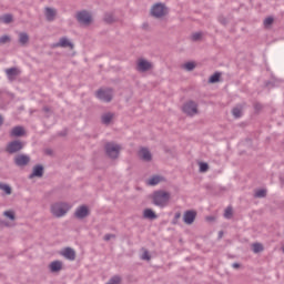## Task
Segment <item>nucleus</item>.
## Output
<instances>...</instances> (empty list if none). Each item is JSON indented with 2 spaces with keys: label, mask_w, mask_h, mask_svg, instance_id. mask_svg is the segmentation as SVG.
Returning a JSON list of instances; mask_svg holds the SVG:
<instances>
[{
  "label": "nucleus",
  "mask_w": 284,
  "mask_h": 284,
  "mask_svg": "<svg viewBox=\"0 0 284 284\" xmlns=\"http://www.w3.org/2000/svg\"><path fill=\"white\" fill-rule=\"evenodd\" d=\"M24 134H26V129L21 125H17L10 131V136L12 138L24 136Z\"/></svg>",
  "instance_id": "obj_18"
},
{
  "label": "nucleus",
  "mask_w": 284,
  "mask_h": 284,
  "mask_svg": "<svg viewBox=\"0 0 284 284\" xmlns=\"http://www.w3.org/2000/svg\"><path fill=\"white\" fill-rule=\"evenodd\" d=\"M115 234H105L104 235V241H111V239H115Z\"/></svg>",
  "instance_id": "obj_41"
},
{
  "label": "nucleus",
  "mask_w": 284,
  "mask_h": 284,
  "mask_svg": "<svg viewBox=\"0 0 284 284\" xmlns=\"http://www.w3.org/2000/svg\"><path fill=\"white\" fill-rule=\"evenodd\" d=\"M219 81H221V73L220 72H215L209 79V83H219Z\"/></svg>",
  "instance_id": "obj_25"
},
{
  "label": "nucleus",
  "mask_w": 284,
  "mask_h": 284,
  "mask_svg": "<svg viewBox=\"0 0 284 284\" xmlns=\"http://www.w3.org/2000/svg\"><path fill=\"white\" fill-rule=\"evenodd\" d=\"M153 205L158 207H166L168 203H170V192L165 191H155L152 195Z\"/></svg>",
  "instance_id": "obj_1"
},
{
  "label": "nucleus",
  "mask_w": 284,
  "mask_h": 284,
  "mask_svg": "<svg viewBox=\"0 0 284 284\" xmlns=\"http://www.w3.org/2000/svg\"><path fill=\"white\" fill-rule=\"evenodd\" d=\"M75 19L81 26H90L92 23V14L85 10L78 11Z\"/></svg>",
  "instance_id": "obj_4"
},
{
  "label": "nucleus",
  "mask_w": 284,
  "mask_h": 284,
  "mask_svg": "<svg viewBox=\"0 0 284 284\" xmlns=\"http://www.w3.org/2000/svg\"><path fill=\"white\" fill-rule=\"evenodd\" d=\"M60 136H65V133H60Z\"/></svg>",
  "instance_id": "obj_49"
},
{
  "label": "nucleus",
  "mask_w": 284,
  "mask_h": 284,
  "mask_svg": "<svg viewBox=\"0 0 284 284\" xmlns=\"http://www.w3.org/2000/svg\"><path fill=\"white\" fill-rule=\"evenodd\" d=\"M161 183V176L155 175L149 180V185H159Z\"/></svg>",
  "instance_id": "obj_27"
},
{
  "label": "nucleus",
  "mask_w": 284,
  "mask_h": 284,
  "mask_svg": "<svg viewBox=\"0 0 284 284\" xmlns=\"http://www.w3.org/2000/svg\"><path fill=\"white\" fill-rule=\"evenodd\" d=\"M266 85H270V82H266Z\"/></svg>",
  "instance_id": "obj_50"
},
{
  "label": "nucleus",
  "mask_w": 284,
  "mask_h": 284,
  "mask_svg": "<svg viewBox=\"0 0 284 284\" xmlns=\"http://www.w3.org/2000/svg\"><path fill=\"white\" fill-rule=\"evenodd\" d=\"M53 48H74V44L70 42L65 37L60 38V41L53 44Z\"/></svg>",
  "instance_id": "obj_15"
},
{
  "label": "nucleus",
  "mask_w": 284,
  "mask_h": 284,
  "mask_svg": "<svg viewBox=\"0 0 284 284\" xmlns=\"http://www.w3.org/2000/svg\"><path fill=\"white\" fill-rule=\"evenodd\" d=\"M74 216L75 219L83 220L90 216V209H88V205H81L75 210Z\"/></svg>",
  "instance_id": "obj_11"
},
{
  "label": "nucleus",
  "mask_w": 284,
  "mask_h": 284,
  "mask_svg": "<svg viewBox=\"0 0 284 284\" xmlns=\"http://www.w3.org/2000/svg\"><path fill=\"white\" fill-rule=\"evenodd\" d=\"M201 37H203V33L195 32L192 34L191 39H192V41H199L201 39Z\"/></svg>",
  "instance_id": "obj_38"
},
{
  "label": "nucleus",
  "mask_w": 284,
  "mask_h": 284,
  "mask_svg": "<svg viewBox=\"0 0 284 284\" xmlns=\"http://www.w3.org/2000/svg\"><path fill=\"white\" fill-rule=\"evenodd\" d=\"M71 207L68 202H57L51 205V214H53L55 219H61V216H65L67 212H70Z\"/></svg>",
  "instance_id": "obj_2"
},
{
  "label": "nucleus",
  "mask_w": 284,
  "mask_h": 284,
  "mask_svg": "<svg viewBox=\"0 0 284 284\" xmlns=\"http://www.w3.org/2000/svg\"><path fill=\"white\" fill-rule=\"evenodd\" d=\"M13 163L17 168H26L30 163V155L28 154H18L13 158Z\"/></svg>",
  "instance_id": "obj_8"
},
{
  "label": "nucleus",
  "mask_w": 284,
  "mask_h": 284,
  "mask_svg": "<svg viewBox=\"0 0 284 284\" xmlns=\"http://www.w3.org/2000/svg\"><path fill=\"white\" fill-rule=\"evenodd\" d=\"M4 216H7V219H9L10 221H14V212L12 211H4Z\"/></svg>",
  "instance_id": "obj_36"
},
{
  "label": "nucleus",
  "mask_w": 284,
  "mask_h": 284,
  "mask_svg": "<svg viewBox=\"0 0 284 284\" xmlns=\"http://www.w3.org/2000/svg\"><path fill=\"white\" fill-rule=\"evenodd\" d=\"M47 154H52V151L51 150H47Z\"/></svg>",
  "instance_id": "obj_48"
},
{
  "label": "nucleus",
  "mask_w": 284,
  "mask_h": 284,
  "mask_svg": "<svg viewBox=\"0 0 284 284\" xmlns=\"http://www.w3.org/2000/svg\"><path fill=\"white\" fill-rule=\"evenodd\" d=\"M139 156L142 161H145L149 163V161H152V153L150 152V149L148 148H141L139 151Z\"/></svg>",
  "instance_id": "obj_13"
},
{
  "label": "nucleus",
  "mask_w": 284,
  "mask_h": 284,
  "mask_svg": "<svg viewBox=\"0 0 284 284\" xmlns=\"http://www.w3.org/2000/svg\"><path fill=\"white\" fill-rule=\"evenodd\" d=\"M232 267H233L234 270H239V267H241V264H239V263H233V264H232Z\"/></svg>",
  "instance_id": "obj_43"
},
{
  "label": "nucleus",
  "mask_w": 284,
  "mask_h": 284,
  "mask_svg": "<svg viewBox=\"0 0 284 284\" xmlns=\"http://www.w3.org/2000/svg\"><path fill=\"white\" fill-rule=\"evenodd\" d=\"M104 21L105 23H112V21H114V17L112 16V13H105Z\"/></svg>",
  "instance_id": "obj_32"
},
{
  "label": "nucleus",
  "mask_w": 284,
  "mask_h": 284,
  "mask_svg": "<svg viewBox=\"0 0 284 284\" xmlns=\"http://www.w3.org/2000/svg\"><path fill=\"white\" fill-rule=\"evenodd\" d=\"M4 72L7 74L8 81H11V82L17 81V78L19 77V74H21V70H19V68L17 67L6 69Z\"/></svg>",
  "instance_id": "obj_10"
},
{
  "label": "nucleus",
  "mask_w": 284,
  "mask_h": 284,
  "mask_svg": "<svg viewBox=\"0 0 284 284\" xmlns=\"http://www.w3.org/2000/svg\"><path fill=\"white\" fill-rule=\"evenodd\" d=\"M220 22H221L223 26H225V24L227 23V20L222 19V20H220Z\"/></svg>",
  "instance_id": "obj_45"
},
{
  "label": "nucleus",
  "mask_w": 284,
  "mask_h": 284,
  "mask_svg": "<svg viewBox=\"0 0 284 284\" xmlns=\"http://www.w3.org/2000/svg\"><path fill=\"white\" fill-rule=\"evenodd\" d=\"M274 23V18L268 17L264 20V26H272Z\"/></svg>",
  "instance_id": "obj_39"
},
{
  "label": "nucleus",
  "mask_w": 284,
  "mask_h": 284,
  "mask_svg": "<svg viewBox=\"0 0 284 284\" xmlns=\"http://www.w3.org/2000/svg\"><path fill=\"white\" fill-rule=\"evenodd\" d=\"M23 150V142L19 140H13L7 144L6 152L8 154H17V152H21Z\"/></svg>",
  "instance_id": "obj_6"
},
{
  "label": "nucleus",
  "mask_w": 284,
  "mask_h": 284,
  "mask_svg": "<svg viewBox=\"0 0 284 284\" xmlns=\"http://www.w3.org/2000/svg\"><path fill=\"white\" fill-rule=\"evenodd\" d=\"M62 256L67 258V261H75L77 252L72 247H67L62 252Z\"/></svg>",
  "instance_id": "obj_16"
},
{
  "label": "nucleus",
  "mask_w": 284,
  "mask_h": 284,
  "mask_svg": "<svg viewBox=\"0 0 284 284\" xmlns=\"http://www.w3.org/2000/svg\"><path fill=\"white\" fill-rule=\"evenodd\" d=\"M253 252H254V254H258L260 252H263V244L254 243L253 244Z\"/></svg>",
  "instance_id": "obj_29"
},
{
  "label": "nucleus",
  "mask_w": 284,
  "mask_h": 284,
  "mask_svg": "<svg viewBox=\"0 0 284 284\" xmlns=\"http://www.w3.org/2000/svg\"><path fill=\"white\" fill-rule=\"evenodd\" d=\"M210 169V165L205 162H201L200 163V172H207V170Z\"/></svg>",
  "instance_id": "obj_34"
},
{
  "label": "nucleus",
  "mask_w": 284,
  "mask_h": 284,
  "mask_svg": "<svg viewBox=\"0 0 284 284\" xmlns=\"http://www.w3.org/2000/svg\"><path fill=\"white\" fill-rule=\"evenodd\" d=\"M97 97L100 101H103L104 103H110V101H112V98L114 97V91L112 89H100L97 92Z\"/></svg>",
  "instance_id": "obj_5"
},
{
  "label": "nucleus",
  "mask_w": 284,
  "mask_h": 284,
  "mask_svg": "<svg viewBox=\"0 0 284 284\" xmlns=\"http://www.w3.org/2000/svg\"><path fill=\"white\" fill-rule=\"evenodd\" d=\"M30 41V36H28L26 32L19 33V43L20 45H27V43Z\"/></svg>",
  "instance_id": "obj_23"
},
{
  "label": "nucleus",
  "mask_w": 284,
  "mask_h": 284,
  "mask_svg": "<svg viewBox=\"0 0 284 284\" xmlns=\"http://www.w3.org/2000/svg\"><path fill=\"white\" fill-rule=\"evenodd\" d=\"M255 199H265L267 196V190L260 189L254 194Z\"/></svg>",
  "instance_id": "obj_24"
},
{
  "label": "nucleus",
  "mask_w": 284,
  "mask_h": 284,
  "mask_svg": "<svg viewBox=\"0 0 284 284\" xmlns=\"http://www.w3.org/2000/svg\"><path fill=\"white\" fill-rule=\"evenodd\" d=\"M136 70H138V72H148V70H152V63H150V61H148L145 59H141L138 62Z\"/></svg>",
  "instance_id": "obj_12"
},
{
  "label": "nucleus",
  "mask_w": 284,
  "mask_h": 284,
  "mask_svg": "<svg viewBox=\"0 0 284 284\" xmlns=\"http://www.w3.org/2000/svg\"><path fill=\"white\" fill-rule=\"evenodd\" d=\"M179 219H181V213H175L174 219H173V223H176V221H179Z\"/></svg>",
  "instance_id": "obj_42"
},
{
  "label": "nucleus",
  "mask_w": 284,
  "mask_h": 284,
  "mask_svg": "<svg viewBox=\"0 0 284 284\" xmlns=\"http://www.w3.org/2000/svg\"><path fill=\"white\" fill-rule=\"evenodd\" d=\"M143 216L144 219H150V221H154V219H158L159 216L156 215V213H154L152 211V209H145L143 211Z\"/></svg>",
  "instance_id": "obj_22"
},
{
  "label": "nucleus",
  "mask_w": 284,
  "mask_h": 284,
  "mask_svg": "<svg viewBox=\"0 0 284 284\" xmlns=\"http://www.w3.org/2000/svg\"><path fill=\"white\" fill-rule=\"evenodd\" d=\"M6 43H10V36L0 37V44L3 45Z\"/></svg>",
  "instance_id": "obj_33"
},
{
  "label": "nucleus",
  "mask_w": 284,
  "mask_h": 284,
  "mask_svg": "<svg viewBox=\"0 0 284 284\" xmlns=\"http://www.w3.org/2000/svg\"><path fill=\"white\" fill-rule=\"evenodd\" d=\"M152 258V256L150 255V252L149 251H144L142 256H141V260L142 261H150Z\"/></svg>",
  "instance_id": "obj_37"
},
{
  "label": "nucleus",
  "mask_w": 284,
  "mask_h": 284,
  "mask_svg": "<svg viewBox=\"0 0 284 284\" xmlns=\"http://www.w3.org/2000/svg\"><path fill=\"white\" fill-rule=\"evenodd\" d=\"M194 68H196V64L194 62H186L184 64V69L187 70V72H192V70H194Z\"/></svg>",
  "instance_id": "obj_30"
},
{
  "label": "nucleus",
  "mask_w": 284,
  "mask_h": 284,
  "mask_svg": "<svg viewBox=\"0 0 284 284\" xmlns=\"http://www.w3.org/2000/svg\"><path fill=\"white\" fill-rule=\"evenodd\" d=\"M219 239H223V231L219 232Z\"/></svg>",
  "instance_id": "obj_46"
},
{
  "label": "nucleus",
  "mask_w": 284,
  "mask_h": 284,
  "mask_svg": "<svg viewBox=\"0 0 284 284\" xmlns=\"http://www.w3.org/2000/svg\"><path fill=\"white\" fill-rule=\"evenodd\" d=\"M196 220V213L195 211H186L183 215V221L186 225H192L194 221Z\"/></svg>",
  "instance_id": "obj_14"
},
{
  "label": "nucleus",
  "mask_w": 284,
  "mask_h": 284,
  "mask_svg": "<svg viewBox=\"0 0 284 284\" xmlns=\"http://www.w3.org/2000/svg\"><path fill=\"white\" fill-rule=\"evenodd\" d=\"M232 114L235 119H241L242 116V110L239 106L233 108Z\"/></svg>",
  "instance_id": "obj_26"
},
{
  "label": "nucleus",
  "mask_w": 284,
  "mask_h": 284,
  "mask_svg": "<svg viewBox=\"0 0 284 284\" xmlns=\"http://www.w3.org/2000/svg\"><path fill=\"white\" fill-rule=\"evenodd\" d=\"M112 119H114V113L112 112H106L101 115V122L103 125H110V123H112Z\"/></svg>",
  "instance_id": "obj_20"
},
{
  "label": "nucleus",
  "mask_w": 284,
  "mask_h": 284,
  "mask_svg": "<svg viewBox=\"0 0 284 284\" xmlns=\"http://www.w3.org/2000/svg\"><path fill=\"white\" fill-rule=\"evenodd\" d=\"M121 146L114 143H106L105 144V152L110 159H119V152Z\"/></svg>",
  "instance_id": "obj_7"
},
{
  "label": "nucleus",
  "mask_w": 284,
  "mask_h": 284,
  "mask_svg": "<svg viewBox=\"0 0 284 284\" xmlns=\"http://www.w3.org/2000/svg\"><path fill=\"white\" fill-rule=\"evenodd\" d=\"M37 176L38 179H41L43 176V165L37 164L33 168V172L29 175V179H34Z\"/></svg>",
  "instance_id": "obj_19"
},
{
  "label": "nucleus",
  "mask_w": 284,
  "mask_h": 284,
  "mask_svg": "<svg viewBox=\"0 0 284 284\" xmlns=\"http://www.w3.org/2000/svg\"><path fill=\"white\" fill-rule=\"evenodd\" d=\"M42 110H43V112H47V113H48V112H50V106H43Z\"/></svg>",
  "instance_id": "obj_44"
},
{
  "label": "nucleus",
  "mask_w": 284,
  "mask_h": 284,
  "mask_svg": "<svg viewBox=\"0 0 284 284\" xmlns=\"http://www.w3.org/2000/svg\"><path fill=\"white\" fill-rule=\"evenodd\" d=\"M50 272L54 273V272H61V270L63 268V263L61 261H53L50 264Z\"/></svg>",
  "instance_id": "obj_21"
},
{
  "label": "nucleus",
  "mask_w": 284,
  "mask_h": 284,
  "mask_svg": "<svg viewBox=\"0 0 284 284\" xmlns=\"http://www.w3.org/2000/svg\"><path fill=\"white\" fill-rule=\"evenodd\" d=\"M224 217L225 219H232V207L227 206L224 211Z\"/></svg>",
  "instance_id": "obj_35"
},
{
  "label": "nucleus",
  "mask_w": 284,
  "mask_h": 284,
  "mask_svg": "<svg viewBox=\"0 0 284 284\" xmlns=\"http://www.w3.org/2000/svg\"><path fill=\"white\" fill-rule=\"evenodd\" d=\"M152 17H155V19H161V17H165V4L163 3H156L151 9Z\"/></svg>",
  "instance_id": "obj_9"
},
{
  "label": "nucleus",
  "mask_w": 284,
  "mask_h": 284,
  "mask_svg": "<svg viewBox=\"0 0 284 284\" xmlns=\"http://www.w3.org/2000/svg\"><path fill=\"white\" fill-rule=\"evenodd\" d=\"M3 125V116L0 115V126Z\"/></svg>",
  "instance_id": "obj_47"
},
{
  "label": "nucleus",
  "mask_w": 284,
  "mask_h": 284,
  "mask_svg": "<svg viewBox=\"0 0 284 284\" xmlns=\"http://www.w3.org/2000/svg\"><path fill=\"white\" fill-rule=\"evenodd\" d=\"M44 17L47 21L52 22L54 19H57V11L53 8L47 7L44 9Z\"/></svg>",
  "instance_id": "obj_17"
},
{
  "label": "nucleus",
  "mask_w": 284,
  "mask_h": 284,
  "mask_svg": "<svg viewBox=\"0 0 284 284\" xmlns=\"http://www.w3.org/2000/svg\"><path fill=\"white\" fill-rule=\"evenodd\" d=\"M2 22L7 23V24L12 23V14L7 13V14L2 16Z\"/></svg>",
  "instance_id": "obj_31"
},
{
  "label": "nucleus",
  "mask_w": 284,
  "mask_h": 284,
  "mask_svg": "<svg viewBox=\"0 0 284 284\" xmlns=\"http://www.w3.org/2000/svg\"><path fill=\"white\" fill-rule=\"evenodd\" d=\"M254 110H255V112H261L263 110V104L256 102L254 104Z\"/></svg>",
  "instance_id": "obj_40"
},
{
  "label": "nucleus",
  "mask_w": 284,
  "mask_h": 284,
  "mask_svg": "<svg viewBox=\"0 0 284 284\" xmlns=\"http://www.w3.org/2000/svg\"><path fill=\"white\" fill-rule=\"evenodd\" d=\"M182 112L187 116H194V114H199V104L191 100L183 104Z\"/></svg>",
  "instance_id": "obj_3"
},
{
  "label": "nucleus",
  "mask_w": 284,
  "mask_h": 284,
  "mask_svg": "<svg viewBox=\"0 0 284 284\" xmlns=\"http://www.w3.org/2000/svg\"><path fill=\"white\" fill-rule=\"evenodd\" d=\"M0 190H2L6 194H12V187L8 184L0 183Z\"/></svg>",
  "instance_id": "obj_28"
}]
</instances>
